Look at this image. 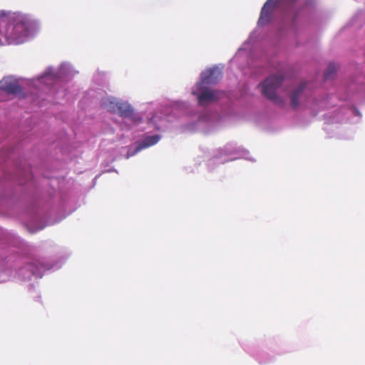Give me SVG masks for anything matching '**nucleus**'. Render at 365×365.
<instances>
[{
	"label": "nucleus",
	"mask_w": 365,
	"mask_h": 365,
	"mask_svg": "<svg viewBox=\"0 0 365 365\" xmlns=\"http://www.w3.org/2000/svg\"><path fill=\"white\" fill-rule=\"evenodd\" d=\"M120 99V98L106 95L101 98L100 103L103 108L112 113H115Z\"/></svg>",
	"instance_id": "obj_14"
},
{
	"label": "nucleus",
	"mask_w": 365,
	"mask_h": 365,
	"mask_svg": "<svg viewBox=\"0 0 365 365\" xmlns=\"http://www.w3.org/2000/svg\"><path fill=\"white\" fill-rule=\"evenodd\" d=\"M78 73V71L71 62L63 61L57 68L46 67L38 76L28 80L27 85L33 95L41 98L40 93H45L59 99L66 96V85Z\"/></svg>",
	"instance_id": "obj_4"
},
{
	"label": "nucleus",
	"mask_w": 365,
	"mask_h": 365,
	"mask_svg": "<svg viewBox=\"0 0 365 365\" xmlns=\"http://www.w3.org/2000/svg\"><path fill=\"white\" fill-rule=\"evenodd\" d=\"M282 349L274 344H270L267 350H255L252 354L260 364H267L274 362L277 356L284 354Z\"/></svg>",
	"instance_id": "obj_11"
},
{
	"label": "nucleus",
	"mask_w": 365,
	"mask_h": 365,
	"mask_svg": "<svg viewBox=\"0 0 365 365\" xmlns=\"http://www.w3.org/2000/svg\"><path fill=\"white\" fill-rule=\"evenodd\" d=\"M310 94L307 83L303 81L288 87L283 98L287 106H289L292 109L296 110L302 105H307Z\"/></svg>",
	"instance_id": "obj_8"
},
{
	"label": "nucleus",
	"mask_w": 365,
	"mask_h": 365,
	"mask_svg": "<svg viewBox=\"0 0 365 365\" xmlns=\"http://www.w3.org/2000/svg\"><path fill=\"white\" fill-rule=\"evenodd\" d=\"M222 66H213L203 70L190 88L196 101H176L172 113H180L184 120L180 123L183 132L210 134L217 131L235 115L234 104L227 93L215 89L222 78Z\"/></svg>",
	"instance_id": "obj_2"
},
{
	"label": "nucleus",
	"mask_w": 365,
	"mask_h": 365,
	"mask_svg": "<svg viewBox=\"0 0 365 365\" xmlns=\"http://www.w3.org/2000/svg\"><path fill=\"white\" fill-rule=\"evenodd\" d=\"M68 256L59 255L49 258H29L25 264L20 267L15 277L28 282V290L33 291L36 287V280L43 277L46 271H56L65 263Z\"/></svg>",
	"instance_id": "obj_5"
},
{
	"label": "nucleus",
	"mask_w": 365,
	"mask_h": 365,
	"mask_svg": "<svg viewBox=\"0 0 365 365\" xmlns=\"http://www.w3.org/2000/svg\"><path fill=\"white\" fill-rule=\"evenodd\" d=\"M0 90L9 94H20L21 88L13 76H6L0 81Z\"/></svg>",
	"instance_id": "obj_13"
},
{
	"label": "nucleus",
	"mask_w": 365,
	"mask_h": 365,
	"mask_svg": "<svg viewBox=\"0 0 365 365\" xmlns=\"http://www.w3.org/2000/svg\"><path fill=\"white\" fill-rule=\"evenodd\" d=\"M31 226L34 227L31 232L43 229L46 226V213L40 205L35 202L29 210Z\"/></svg>",
	"instance_id": "obj_12"
},
{
	"label": "nucleus",
	"mask_w": 365,
	"mask_h": 365,
	"mask_svg": "<svg viewBox=\"0 0 365 365\" xmlns=\"http://www.w3.org/2000/svg\"><path fill=\"white\" fill-rule=\"evenodd\" d=\"M340 119H341V117L339 116L337 117V118L335 120V119H331V117H329V119H328V123H339L340 121Z\"/></svg>",
	"instance_id": "obj_19"
},
{
	"label": "nucleus",
	"mask_w": 365,
	"mask_h": 365,
	"mask_svg": "<svg viewBox=\"0 0 365 365\" xmlns=\"http://www.w3.org/2000/svg\"><path fill=\"white\" fill-rule=\"evenodd\" d=\"M18 182L21 185H27L29 187L35 186L34 175L30 171H24L18 179Z\"/></svg>",
	"instance_id": "obj_15"
},
{
	"label": "nucleus",
	"mask_w": 365,
	"mask_h": 365,
	"mask_svg": "<svg viewBox=\"0 0 365 365\" xmlns=\"http://www.w3.org/2000/svg\"><path fill=\"white\" fill-rule=\"evenodd\" d=\"M153 123V119H150V120H149V123Z\"/></svg>",
	"instance_id": "obj_21"
},
{
	"label": "nucleus",
	"mask_w": 365,
	"mask_h": 365,
	"mask_svg": "<svg viewBox=\"0 0 365 365\" xmlns=\"http://www.w3.org/2000/svg\"><path fill=\"white\" fill-rule=\"evenodd\" d=\"M284 80L283 74L274 73L267 77L258 86L262 95L281 108H287L286 101L278 94V90L282 86Z\"/></svg>",
	"instance_id": "obj_6"
},
{
	"label": "nucleus",
	"mask_w": 365,
	"mask_h": 365,
	"mask_svg": "<svg viewBox=\"0 0 365 365\" xmlns=\"http://www.w3.org/2000/svg\"><path fill=\"white\" fill-rule=\"evenodd\" d=\"M115 113L123 118L120 124L122 130H130L133 126L138 125L143 121L141 113L136 111L128 101L122 98L120 99Z\"/></svg>",
	"instance_id": "obj_9"
},
{
	"label": "nucleus",
	"mask_w": 365,
	"mask_h": 365,
	"mask_svg": "<svg viewBox=\"0 0 365 365\" xmlns=\"http://www.w3.org/2000/svg\"><path fill=\"white\" fill-rule=\"evenodd\" d=\"M4 272L6 274V277H4V278H2L0 276V282H6V281L9 280L11 277V276L9 274V273H10L9 270H6Z\"/></svg>",
	"instance_id": "obj_18"
},
{
	"label": "nucleus",
	"mask_w": 365,
	"mask_h": 365,
	"mask_svg": "<svg viewBox=\"0 0 365 365\" xmlns=\"http://www.w3.org/2000/svg\"><path fill=\"white\" fill-rule=\"evenodd\" d=\"M298 0H267L255 29L230 61L245 75L257 77L274 68V48L283 40L297 38L301 31Z\"/></svg>",
	"instance_id": "obj_1"
},
{
	"label": "nucleus",
	"mask_w": 365,
	"mask_h": 365,
	"mask_svg": "<svg viewBox=\"0 0 365 365\" xmlns=\"http://www.w3.org/2000/svg\"><path fill=\"white\" fill-rule=\"evenodd\" d=\"M93 82L99 86L105 84L106 81V74L103 71L97 70L93 77Z\"/></svg>",
	"instance_id": "obj_16"
},
{
	"label": "nucleus",
	"mask_w": 365,
	"mask_h": 365,
	"mask_svg": "<svg viewBox=\"0 0 365 365\" xmlns=\"http://www.w3.org/2000/svg\"><path fill=\"white\" fill-rule=\"evenodd\" d=\"M161 138L162 135L160 134L150 135L148 133L144 134L138 141L128 147L127 153L125 155V158L128 159L141 150L156 145Z\"/></svg>",
	"instance_id": "obj_10"
},
{
	"label": "nucleus",
	"mask_w": 365,
	"mask_h": 365,
	"mask_svg": "<svg viewBox=\"0 0 365 365\" xmlns=\"http://www.w3.org/2000/svg\"><path fill=\"white\" fill-rule=\"evenodd\" d=\"M94 93V91H91L89 92V95H90L91 96L93 97V98H99L97 96H95V95H94V93Z\"/></svg>",
	"instance_id": "obj_20"
},
{
	"label": "nucleus",
	"mask_w": 365,
	"mask_h": 365,
	"mask_svg": "<svg viewBox=\"0 0 365 365\" xmlns=\"http://www.w3.org/2000/svg\"><path fill=\"white\" fill-rule=\"evenodd\" d=\"M39 21L29 14L0 11V45H19L34 38L40 31Z\"/></svg>",
	"instance_id": "obj_3"
},
{
	"label": "nucleus",
	"mask_w": 365,
	"mask_h": 365,
	"mask_svg": "<svg viewBox=\"0 0 365 365\" xmlns=\"http://www.w3.org/2000/svg\"><path fill=\"white\" fill-rule=\"evenodd\" d=\"M156 128L159 129L160 127L158 125H155Z\"/></svg>",
	"instance_id": "obj_22"
},
{
	"label": "nucleus",
	"mask_w": 365,
	"mask_h": 365,
	"mask_svg": "<svg viewBox=\"0 0 365 365\" xmlns=\"http://www.w3.org/2000/svg\"><path fill=\"white\" fill-rule=\"evenodd\" d=\"M249 151L244 148L238 145L236 143L230 142L214 151L212 158L209 160L208 166L210 168L212 165L216 163L223 164L239 158L253 160L252 158L249 157Z\"/></svg>",
	"instance_id": "obj_7"
},
{
	"label": "nucleus",
	"mask_w": 365,
	"mask_h": 365,
	"mask_svg": "<svg viewBox=\"0 0 365 365\" xmlns=\"http://www.w3.org/2000/svg\"><path fill=\"white\" fill-rule=\"evenodd\" d=\"M336 71V69L334 64L330 63L324 73V78L328 79L329 77L334 75Z\"/></svg>",
	"instance_id": "obj_17"
}]
</instances>
